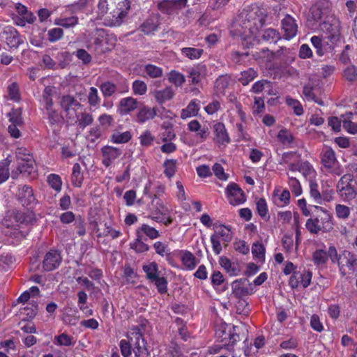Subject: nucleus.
I'll use <instances>...</instances> for the list:
<instances>
[{
    "label": "nucleus",
    "mask_w": 357,
    "mask_h": 357,
    "mask_svg": "<svg viewBox=\"0 0 357 357\" xmlns=\"http://www.w3.org/2000/svg\"><path fill=\"white\" fill-rule=\"evenodd\" d=\"M49 185L56 192H60L62 186L61 177L55 174H51L47 177Z\"/></svg>",
    "instance_id": "3c124183"
},
{
    "label": "nucleus",
    "mask_w": 357,
    "mask_h": 357,
    "mask_svg": "<svg viewBox=\"0 0 357 357\" xmlns=\"http://www.w3.org/2000/svg\"><path fill=\"white\" fill-rule=\"evenodd\" d=\"M101 153L102 155V162L107 167H109L122 154L120 149L112 146H103L101 149Z\"/></svg>",
    "instance_id": "4468645a"
},
{
    "label": "nucleus",
    "mask_w": 357,
    "mask_h": 357,
    "mask_svg": "<svg viewBox=\"0 0 357 357\" xmlns=\"http://www.w3.org/2000/svg\"><path fill=\"white\" fill-rule=\"evenodd\" d=\"M17 196L19 202L24 206L32 207L37 203L33 189L29 185H24L19 188Z\"/></svg>",
    "instance_id": "1a4fd4ad"
},
{
    "label": "nucleus",
    "mask_w": 357,
    "mask_h": 357,
    "mask_svg": "<svg viewBox=\"0 0 357 357\" xmlns=\"http://www.w3.org/2000/svg\"><path fill=\"white\" fill-rule=\"evenodd\" d=\"M294 277L297 278L301 280V283L304 288L307 287L312 279V273L309 271H304L302 273H296Z\"/></svg>",
    "instance_id": "69168bd1"
},
{
    "label": "nucleus",
    "mask_w": 357,
    "mask_h": 357,
    "mask_svg": "<svg viewBox=\"0 0 357 357\" xmlns=\"http://www.w3.org/2000/svg\"><path fill=\"white\" fill-rule=\"evenodd\" d=\"M159 26V20L158 17L153 16L145 20L140 26V30L146 35L153 33L158 30Z\"/></svg>",
    "instance_id": "4be33fe9"
},
{
    "label": "nucleus",
    "mask_w": 357,
    "mask_h": 357,
    "mask_svg": "<svg viewBox=\"0 0 357 357\" xmlns=\"http://www.w3.org/2000/svg\"><path fill=\"white\" fill-rule=\"evenodd\" d=\"M61 262L60 253L51 250L45 256L43 261V268L45 271H51L59 267Z\"/></svg>",
    "instance_id": "f8f14e48"
},
{
    "label": "nucleus",
    "mask_w": 357,
    "mask_h": 357,
    "mask_svg": "<svg viewBox=\"0 0 357 357\" xmlns=\"http://www.w3.org/2000/svg\"><path fill=\"white\" fill-rule=\"evenodd\" d=\"M287 176L288 184L291 192L296 197L301 195L302 194V188L299 181L296 177L290 176L289 174H287Z\"/></svg>",
    "instance_id": "a18cd8bd"
},
{
    "label": "nucleus",
    "mask_w": 357,
    "mask_h": 357,
    "mask_svg": "<svg viewBox=\"0 0 357 357\" xmlns=\"http://www.w3.org/2000/svg\"><path fill=\"white\" fill-rule=\"evenodd\" d=\"M74 54L82 61L84 65H87L91 61V56L84 49H78Z\"/></svg>",
    "instance_id": "774afa93"
},
{
    "label": "nucleus",
    "mask_w": 357,
    "mask_h": 357,
    "mask_svg": "<svg viewBox=\"0 0 357 357\" xmlns=\"http://www.w3.org/2000/svg\"><path fill=\"white\" fill-rule=\"evenodd\" d=\"M17 169L12 172V177L17 178L18 174L30 175L35 170L34 160L30 152L24 147H19L15 151Z\"/></svg>",
    "instance_id": "f257e3e1"
},
{
    "label": "nucleus",
    "mask_w": 357,
    "mask_h": 357,
    "mask_svg": "<svg viewBox=\"0 0 357 357\" xmlns=\"http://www.w3.org/2000/svg\"><path fill=\"white\" fill-rule=\"evenodd\" d=\"M268 89V94H273L272 90L271 82L266 79H261L256 82L252 86L251 91L255 93H261L265 89Z\"/></svg>",
    "instance_id": "7c9ffc66"
},
{
    "label": "nucleus",
    "mask_w": 357,
    "mask_h": 357,
    "mask_svg": "<svg viewBox=\"0 0 357 357\" xmlns=\"http://www.w3.org/2000/svg\"><path fill=\"white\" fill-rule=\"evenodd\" d=\"M252 253L255 257L264 260L265 258V248L262 243L256 242L252 245Z\"/></svg>",
    "instance_id": "4d7b16f0"
},
{
    "label": "nucleus",
    "mask_w": 357,
    "mask_h": 357,
    "mask_svg": "<svg viewBox=\"0 0 357 357\" xmlns=\"http://www.w3.org/2000/svg\"><path fill=\"white\" fill-rule=\"evenodd\" d=\"M281 29L283 33V38L291 40L294 38L298 33V24L296 20L290 15H286L281 20Z\"/></svg>",
    "instance_id": "0eeeda50"
},
{
    "label": "nucleus",
    "mask_w": 357,
    "mask_h": 357,
    "mask_svg": "<svg viewBox=\"0 0 357 357\" xmlns=\"http://www.w3.org/2000/svg\"><path fill=\"white\" fill-rule=\"evenodd\" d=\"M305 178L307 180L313 181L312 178L315 176L316 172L313 167L307 161L301 162L300 172Z\"/></svg>",
    "instance_id": "473e14b6"
},
{
    "label": "nucleus",
    "mask_w": 357,
    "mask_h": 357,
    "mask_svg": "<svg viewBox=\"0 0 357 357\" xmlns=\"http://www.w3.org/2000/svg\"><path fill=\"white\" fill-rule=\"evenodd\" d=\"M137 230H140V234L144 233L151 239H155L160 236L159 231L157 229L146 224L142 225L141 227L138 228Z\"/></svg>",
    "instance_id": "de8ad7c7"
},
{
    "label": "nucleus",
    "mask_w": 357,
    "mask_h": 357,
    "mask_svg": "<svg viewBox=\"0 0 357 357\" xmlns=\"http://www.w3.org/2000/svg\"><path fill=\"white\" fill-rule=\"evenodd\" d=\"M156 116V108L143 106L139 109L137 114V120L139 123H144L149 120L154 119Z\"/></svg>",
    "instance_id": "6ab92c4d"
},
{
    "label": "nucleus",
    "mask_w": 357,
    "mask_h": 357,
    "mask_svg": "<svg viewBox=\"0 0 357 357\" xmlns=\"http://www.w3.org/2000/svg\"><path fill=\"white\" fill-rule=\"evenodd\" d=\"M130 340L135 357H151V354L146 348V343L138 328H134L130 332Z\"/></svg>",
    "instance_id": "20e7f679"
},
{
    "label": "nucleus",
    "mask_w": 357,
    "mask_h": 357,
    "mask_svg": "<svg viewBox=\"0 0 357 357\" xmlns=\"http://www.w3.org/2000/svg\"><path fill=\"white\" fill-rule=\"evenodd\" d=\"M142 268L146 274L147 279L151 282H153V280L159 276L158 266L155 262H151L147 265H144Z\"/></svg>",
    "instance_id": "4c0bfd02"
},
{
    "label": "nucleus",
    "mask_w": 357,
    "mask_h": 357,
    "mask_svg": "<svg viewBox=\"0 0 357 357\" xmlns=\"http://www.w3.org/2000/svg\"><path fill=\"white\" fill-rule=\"evenodd\" d=\"M257 75V72L250 68L247 70L241 72V76L238 78V82L243 86H247L250 82L253 81Z\"/></svg>",
    "instance_id": "72a5a7b5"
},
{
    "label": "nucleus",
    "mask_w": 357,
    "mask_h": 357,
    "mask_svg": "<svg viewBox=\"0 0 357 357\" xmlns=\"http://www.w3.org/2000/svg\"><path fill=\"white\" fill-rule=\"evenodd\" d=\"M310 40L316 49V53L320 56H323L326 52V45L324 44L322 39L319 36H314Z\"/></svg>",
    "instance_id": "8fccbe9b"
},
{
    "label": "nucleus",
    "mask_w": 357,
    "mask_h": 357,
    "mask_svg": "<svg viewBox=\"0 0 357 357\" xmlns=\"http://www.w3.org/2000/svg\"><path fill=\"white\" fill-rule=\"evenodd\" d=\"M321 231L328 232L333 229V223L332 222V217L327 213H324L321 217Z\"/></svg>",
    "instance_id": "603ef678"
},
{
    "label": "nucleus",
    "mask_w": 357,
    "mask_h": 357,
    "mask_svg": "<svg viewBox=\"0 0 357 357\" xmlns=\"http://www.w3.org/2000/svg\"><path fill=\"white\" fill-rule=\"evenodd\" d=\"M12 162L10 156L0 161V184L5 182L10 176L9 166Z\"/></svg>",
    "instance_id": "c756f323"
},
{
    "label": "nucleus",
    "mask_w": 357,
    "mask_h": 357,
    "mask_svg": "<svg viewBox=\"0 0 357 357\" xmlns=\"http://www.w3.org/2000/svg\"><path fill=\"white\" fill-rule=\"evenodd\" d=\"M305 227L307 229L313 234H317L321 231V228L319 225V218L308 219L306 222Z\"/></svg>",
    "instance_id": "5fc2aeb1"
},
{
    "label": "nucleus",
    "mask_w": 357,
    "mask_h": 357,
    "mask_svg": "<svg viewBox=\"0 0 357 357\" xmlns=\"http://www.w3.org/2000/svg\"><path fill=\"white\" fill-rule=\"evenodd\" d=\"M244 26L242 27L243 30L236 29L239 35L243 38V45L249 48L250 45H252V40H254L253 31H251L250 22L248 20V22H243Z\"/></svg>",
    "instance_id": "a211bd4d"
},
{
    "label": "nucleus",
    "mask_w": 357,
    "mask_h": 357,
    "mask_svg": "<svg viewBox=\"0 0 357 357\" xmlns=\"http://www.w3.org/2000/svg\"><path fill=\"white\" fill-rule=\"evenodd\" d=\"M132 138V134L130 131L120 132L114 131L110 137V141L114 144H123L128 142Z\"/></svg>",
    "instance_id": "2f4dec72"
},
{
    "label": "nucleus",
    "mask_w": 357,
    "mask_h": 357,
    "mask_svg": "<svg viewBox=\"0 0 357 357\" xmlns=\"http://www.w3.org/2000/svg\"><path fill=\"white\" fill-rule=\"evenodd\" d=\"M206 68L204 65H198L189 71V82L193 84H198L206 75Z\"/></svg>",
    "instance_id": "5701e85b"
},
{
    "label": "nucleus",
    "mask_w": 357,
    "mask_h": 357,
    "mask_svg": "<svg viewBox=\"0 0 357 357\" xmlns=\"http://www.w3.org/2000/svg\"><path fill=\"white\" fill-rule=\"evenodd\" d=\"M250 285L249 280L246 278L234 280L231 283L232 294L237 298L250 295L252 289L248 287Z\"/></svg>",
    "instance_id": "9b49d317"
},
{
    "label": "nucleus",
    "mask_w": 357,
    "mask_h": 357,
    "mask_svg": "<svg viewBox=\"0 0 357 357\" xmlns=\"http://www.w3.org/2000/svg\"><path fill=\"white\" fill-rule=\"evenodd\" d=\"M279 141L284 145L291 147L294 142V136L287 130H281L278 135Z\"/></svg>",
    "instance_id": "09e8293b"
},
{
    "label": "nucleus",
    "mask_w": 357,
    "mask_h": 357,
    "mask_svg": "<svg viewBox=\"0 0 357 357\" xmlns=\"http://www.w3.org/2000/svg\"><path fill=\"white\" fill-rule=\"evenodd\" d=\"M214 236H216L218 238H221L223 242L228 243L231 238V234L230 229L228 227L224 225H220L215 231Z\"/></svg>",
    "instance_id": "e433bc0d"
},
{
    "label": "nucleus",
    "mask_w": 357,
    "mask_h": 357,
    "mask_svg": "<svg viewBox=\"0 0 357 357\" xmlns=\"http://www.w3.org/2000/svg\"><path fill=\"white\" fill-rule=\"evenodd\" d=\"M100 102V98L98 95V89L93 86L91 87L88 95V102L89 105L96 107L99 105Z\"/></svg>",
    "instance_id": "13d9d810"
},
{
    "label": "nucleus",
    "mask_w": 357,
    "mask_h": 357,
    "mask_svg": "<svg viewBox=\"0 0 357 357\" xmlns=\"http://www.w3.org/2000/svg\"><path fill=\"white\" fill-rule=\"evenodd\" d=\"M78 23V17L71 16L69 17H59L54 21L56 25L64 27L66 29L75 26Z\"/></svg>",
    "instance_id": "ea45409f"
},
{
    "label": "nucleus",
    "mask_w": 357,
    "mask_h": 357,
    "mask_svg": "<svg viewBox=\"0 0 357 357\" xmlns=\"http://www.w3.org/2000/svg\"><path fill=\"white\" fill-rule=\"evenodd\" d=\"M226 195L230 204L237 206L245 201V194L236 183H231L226 188Z\"/></svg>",
    "instance_id": "6e6552de"
},
{
    "label": "nucleus",
    "mask_w": 357,
    "mask_h": 357,
    "mask_svg": "<svg viewBox=\"0 0 357 357\" xmlns=\"http://www.w3.org/2000/svg\"><path fill=\"white\" fill-rule=\"evenodd\" d=\"M169 81L176 86H180L185 82V79L183 74L176 70H172L169 75Z\"/></svg>",
    "instance_id": "864d4df0"
},
{
    "label": "nucleus",
    "mask_w": 357,
    "mask_h": 357,
    "mask_svg": "<svg viewBox=\"0 0 357 357\" xmlns=\"http://www.w3.org/2000/svg\"><path fill=\"white\" fill-rule=\"evenodd\" d=\"M54 341L56 344L59 346L68 347L73 344V337L66 333L55 336Z\"/></svg>",
    "instance_id": "bf43d9fd"
},
{
    "label": "nucleus",
    "mask_w": 357,
    "mask_h": 357,
    "mask_svg": "<svg viewBox=\"0 0 357 357\" xmlns=\"http://www.w3.org/2000/svg\"><path fill=\"white\" fill-rule=\"evenodd\" d=\"M100 91L104 97H110L117 91V86L111 82H105L100 86Z\"/></svg>",
    "instance_id": "a19ab883"
},
{
    "label": "nucleus",
    "mask_w": 357,
    "mask_h": 357,
    "mask_svg": "<svg viewBox=\"0 0 357 357\" xmlns=\"http://www.w3.org/2000/svg\"><path fill=\"white\" fill-rule=\"evenodd\" d=\"M84 181V174L79 163L74 164L72 170L71 182L74 187L80 188Z\"/></svg>",
    "instance_id": "393cba45"
},
{
    "label": "nucleus",
    "mask_w": 357,
    "mask_h": 357,
    "mask_svg": "<svg viewBox=\"0 0 357 357\" xmlns=\"http://www.w3.org/2000/svg\"><path fill=\"white\" fill-rule=\"evenodd\" d=\"M173 96L174 93L169 87H167L163 90L156 91L154 93V97L156 101L160 104H162L167 100H169L173 98Z\"/></svg>",
    "instance_id": "f704fd0d"
},
{
    "label": "nucleus",
    "mask_w": 357,
    "mask_h": 357,
    "mask_svg": "<svg viewBox=\"0 0 357 357\" xmlns=\"http://www.w3.org/2000/svg\"><path fill=\"white\" fill-rule=\"evenodd\" d=\"M129 0H124L118 3L117 8L114 10L106 19V24L110 26H117L121 24L123 18L127 15L130 9Z\"/></svg>",
    "instance_id": "39448f33"
},
{
    "label": "nucleus",
    "mask_w": 357,
    "mask_h": 357,
    "mask_svg": "<svg viewBox=\"0 0 357 357\" xmlns=\"http://www.w3.org/2000/svg\"><path fill=\"white\" fill-rule=\"evenodd\" d=\"M137 238L130 243V249L134 250L137 253H142L149 250L148 245L142 241L140 230H137Z\"/></svg>",
    "instance_id": "cd10ccee"
},
{
    "label": "nucleus",
    "mask_w": 357,
    "mask_h": 357,
    "mask_svg": "<svg viewBox=\"0 0 357 357\" xmlns=\"http://www.w3.org/2000/svg\"><path fill=\"white\" fill-rule=\"evenodd\" d=\"M215 141L220 144H228L230 141L229 137L224 123L218 122L213 126Z\"/></svg>",
    "instance_id": "2eb2a0df"
},
{
    "label": "nucleus",
    "mask_w": 357,
    "mask_h": 357,
    "mask_svg": "<svg viewBox=\"0 0 357 357\" xmlns=\"http://www.w3.org/2000/svg\"><path fill=\"white\" fill-rule=\"evenodd\" d=\"M132 91L134 94L142 96L146 93L147 86L146 83L142 80H135L132 83Z\"/></svg>",
    "instance_id": "052dcab7"
},
{
    "label": "nucleus",
    "mask_w": 357,
    "mask_h": 357,
    "mask_svg": "<svg viewBox=\"0 0 357 357\" xmlns=\"http://www.w3.org/2000/svg\"><path fill=\"white\" fill-rule=\"evenodd\" d=\"M220 264L230 275H237L240 272L238 265L227 258H221Z\"/></svg>",
    "instance_id": "58836bf2"
},
{
    "label": "nucleus",
    "mask_w": 357,
    "mask_h": 357,
    "mask_svg": "<svg viewBox=\"0 0 357 357\" xmlns=\"http://www.w3.org/2000/svg\"><path fill=\"white\" fill-rule=\"evenodd\" d=\"M177 160L174 159H167L163 166L165 167L164 174L168 177L172 178L176 172Z\"/></svg>",
    "instance_id": "79ce46f5"
},
{
    "label": "nucleus",
    "mask_w": 357,
    "mask_h": 357,
    "mask_svg": "<svg viewBox=\"0 0 357 357\" xmlns=\"http://www.w3.org/2000/svg\"><path fill=\"white\" fill-rule=\"evenodd\" d=\"M137 100L132 97L121 98L119 102V109L121 114H128L137 107Z\"/></svg>",
    "instance_id": "dca6fc26"
},
{
    "label": "nucleus",
    "mask_w": 357,
    "mask_h": 357,
    "mask_svg": "<svg viewBox=\"0 0 357 357\" xmlns=\"http://www.w3.org/2000/svg\"><path fill=\"white\" fill-rule=\"evenodd\" d=\"M128 340H121L119 343L121 353L123 357H130L132 351V345L130 340V333L128 334Z\"/></svg>",
    "instance_id": "c03bdc74"
},
{
    "label": "nucleus",
    "mask_w": 357,
    "mask_h": 357,
    "mask_svg": "<svg viewBox=\"0 0 357 357\" xmlns=\"http://www.w3.org/2000/svg\"><path fill=\"white\" fill-rule=\"evenodd\" d=\"M337 192L344 201L354 199L357 195V182L351 174L342 176L337 184Z\"/></svg>",
    "instance_id": "f03ea898"
},
{
    "label": "nucleus",
    "mask_w": 357,
    "mask_h": 357,
    "mask_svg": "<svg viewBox=\"0 0 357 357\" xmlns=\"http://www.w3.org/2000/svg\"><path fill=\"white\" fill-rule=\"evenodd\" d=\"M261 37L264 41L275 43L282 38L280 32L273 28L262 30Z\"/></svg>",
    "instance_id": "a878e982"
},
{
    "label": "nucleus",
    "mask_w": 357,
    "mask_h": 357,
    "mask_svg": "<svg viewBox=\"0 0 357 357\" xmlns=\"http://www.w3.org/2000/svg\"><path fill=\"white\" fill-rule=\"evenodd\" d=\"M144 71L151 78H159L163 75L161 68L152 64H146L144 66Z\"/></svg>",
    "instance_id": "49530a36"
},
{
    "label": "nucleus",
    "mask_w": 357,
    "mask_h": 357,
    "mask_svg": "<svg viewBox=\"0 0 357 357\" xmlns=\"http://www.w3.org/2000/svg\"><path fill=\"white\" fill-rule=\"evenodd\" d=\"M187 0H162L158 4V10L166 15L177 14L180 10L185 7Z\"/></svg>",
    "instance_id": "423d86ee"
},
{
    "label": "nucleus",
    "mask_w": 357,
    "mask_h": 357,
    "mask_svg": "<svg viewBox=\"0 0 357 357\" xmlns=\"http://www.w3.org/2000/svg\"><path fill=\"white\" fill-rule=\"evenodd\" d=\"M93 118L92 114L86 112L76 114L75 123L81 128H84L92 124Z\"/></svg>",
    "instance_id": "c85d7f7f"
},
{
    "label": "nucleus",
    "mask_w": 357,
    "mask_h": 357,
    "mask_svg": "<svg viewBox=\"0 0 357 357\" xmlns=\"http://www.w3.org/2000/svg\"><path fill=\"white\" fill-rule=\"evenodd\" d=\"M323 32L330 33V38H334L340 32V22L335 17H329L319 24Z\"/></svg>",
    "instance_id": "9d476101"
},
{
    "label": "nucleus",
    "mask_w": 357,
    "mask_h": 357,
    "mask_svg": "<svg viewBox=\"0 0 357 357\" xmlns=\"http://www.w3.org/2000/svg\"><path fill=\"white\" fill-rule=\"evenodd\" d=\"M8 94L10 100L17 102L20 100V94L18 85L16 82H13L8 86Z\"/></svg>",
    "instance_id": "6e6d98bb"
},
{
    "label": "nucleus",
    "mask_w": 357,
    "mask_h": 357,
    "mask_svg": "<svg viewBox=\"0 0 357 357\" xmlns=\"http://www.w3.org/2000/svg\"><path fill=\"white\" fill-rule=\"evenodd\" d=\"M180 259L183 266L190 271L193 270L199 263L194 255L188 250H181Z\"/></svg>",
    "instance_id": "aec40b11"
},
{
    "label": "nucleus",
    "mask_w": 357,
    "mask_h": 357,
    "mask_svg": "<svg viewBox=\"0 0 357 357\" xmlns=\"http://www.w3.org/2000/svg\"><path fill=\"white\" fill-rule=\"evenodd\" d=\"M3 34L6 35V40L10 47H18L22 43L18 32L13 28L9 27L4 30Z\"/></svg>",
    "instance_id": "f3484780"
},
{
    "label": "nucleus",
    "mask_w": 357,
    "mask_h": 357,
    "mask_svg": "<svg viewBox=\"0 0 357 357\" xmlns=\"http://www.w3.org/2000/svg\"><path fill=\"white\" fill-rule=\"evenodd\" d=\"M286 104L291 107L294 110V113L296 116H301L304 111L301 103L296 99H294L289 96L286 97Z\"/></svg>",
    "instance_id": "37998d69"
},
{
    "label": "nucleus",
    "mask_w": 357,
    "mask_h": 357,
    "mask_svg": "<svg viewBox=\"0 0 357 357\" xmlns=\"http://www.w3.org/2000/svg\"><path fill=\"white\" fill-rule=\"evenodd\" d=\"M61 106L66 113V118L68 119H73L74 114L72 109L75 110L82 107V105L73 96L70 95L63 96L61 100Z\"/></svg>",
    "instance_id": "ddd939ff"
},
{
    "label": "nucleus",
    "mask_w": 357,
    "mask_h": 357,
    "mask_svg": "<svg viewBox=\"0 0 357 357\" xmlns=\"http://www.w3.org/2000/svg\"><path fill=\"white\" fill-rule=\"evenodd\" d=\"M327 252L323 249H317L312 254V260L315 266L318 267L325 266L328 261Z\"/></svg>",
    "instance_id": "bb28decb"
},
{
    "label": "nucleus",
    "mask_w": 357,
    "mask_h": 357,
    "mask_svg": "<svg viewBox=\"0 0 357 357\" xmlns=\"http://www.w3.org/2000/svg\"><path fill=\"white\" fill-rule=\"evenodd\" d=\"M45 109L47 110L49 122L51 124L57 123L61 121V116L56 110L53 109L52 106L45 107Z\"/></svg>",
    "instance_id": "338daca9"
},
{
    "label": "nucleus",
    "mask_w": 357,
    "mask_h": 357,
    "mask_svg": "<svg viewBox=\"0 0 357 357\" xmlns=\"http://www.w3.org/2000/svg\"><path fill=\"white\" fill-rule=\"evenodd\" d=\"M181 52L185 57L194 60L199 59L202 55L204 50L201 48L183 47L181 50Z\"/></svg>",
    "instance_id": "c9c22d12"
},
{
    "label": "nucleus",
    "mask_w": 357,
    "mask_h": 357,
    "mask_svg": "<svg viewBox=\"0 0 357 357\" xmlns=\"http://www.w3.org/2000/svg\"><path fill=\"white\" fill-rule=\"evenodd\" d=\"M10 124L19 126L22 128L24 125V121L22 117V107L13 108L7 114Z\"/></svg>",
    "instance_id": "b1692460"
},
{
    "label": "nucleus",
    "mask_w": 357,
    "mask_h": 357,
    "mask_svg": "<svg viewBox=\"0 0 357 357\" xmlns=\"http://www.w3.org/2000/svg\"><path fill=\"white\" fill-rule=\"evenodd\" d=\"M153 282L160 294H164L167 291V280L165 278L158 276Z\"/></svg>",
    "instance_id": "0e129e2a"
},
{
    "label": "nucleus",
    "mask_w": 357,
    "mask_h": 357,
    "mask_svg": "<svg viewBox=\"0 0 357 357\" xmlns=\"http://www.w3.org/2000/svg\"><path fill=\"white\" fill-rule=\"evenodd\" d=\"M321 162L328 171V172L340 176L342 174V170L337 166V160L335 157V151L328 146L323 149L321 153Z\"/></svg>",
    "instance_id": "7ed1b4c3"
},
{
    "label": "nucleus",
    "mask_w": 357,
    "mask_h": 357,
    "mask_svg": "<svg viewBox=\"0 0 357 357\" xmlns=\"http://www.w3.org/2000/svg\"><path fill=\"white\" fill-rule=\"evenodd\" d=\"M310 196L315 200L317 203L321 204L322 201V197L318 190V184L314 181H310Z\"/></svg>",
    "instance_id": "680f3d73"
},
{
    "label": "nucleus",
    "mask_w": 357,
    "mask_h": 357,
    "mask_svg": "<svg viewBox=\"0 0 357 357\" xmlns=\"http://www.w3.org/2000/svg\"><path fill=\"white\" fill-rule=\"evenodd\" d=\"M199 103L200 101L197 99L192 100L188 106L181 110V118L185 119L197 116L200 109Z\"/></svg>",
    "instance_id": "412c9836"
},
{
    "label": "nucleus",
    "mask_w": 357,
    "mask_h": 357,
    "mask_svg": "<svg viewBox=\"0 0 357 357\" xmlns=\"http://www.w3.org/2000/svg\"><path fill=\"white\" fill-rule=\"evenodd\" d=\"M48 40L52 42H56L63 36V31L61 28H53L47 32Z\"/></svg>",
    "instance_id": "e2e57ef3"
}]
</instances>
